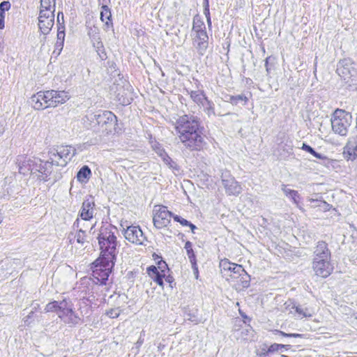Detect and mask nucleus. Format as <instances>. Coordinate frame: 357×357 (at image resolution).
Wrapping results in <instances>:
<instances>
[{"mask_svg":"<svg viewBox=\"0 0 357 357\" xmlns=\"http://www.w3.org/2000/svg\"><path fill=\"white\" fill-rule=\"evenodd\" d=\"M10 8V3L9 1H2L0 3V13L5 15V11L8 10Z\"/></svg>","mask_w":357,"mask_h":357,"instance_id":"42","label":"nucleus"},{"mask_svg":"<svg viewBox=\"0 0 357 357\" xmlns=\"http://www.w3.org/2000/svg\"><path fill=\"white\" fill-rule=\"evenodd\" d=\"M225 98V101L231 103L233 105H237L239 102H243V105H245L248 101V98L244 94L236 96L227 95Z\"/></svg>","mask_w":357,"mask_h":357,"instance_id":"29","label":"nucleus"},{"mask_svg":"<svg viewBox=\"0 0 357 357\" xmlns=\"http://www.w3.org/2000/svg\"><path fill=\"white\" fill-rule=\"evenodd\" d=\"M204 31H206L204 22L199 17L195 16L193 19L192 33Z\"/></svg>","mask_w":357,"mask_h":357,"instance_id":"32","label":"nucleus"},{"mask_svg":"<svg viewBox=\"0 0 357 357\" xmlns=\"http://www.w3.org/2000/svg\"><path fill=\"white\" fill-rule=\"evenodd\" d=\"M173 218L174 220L176 221V222H179L181 225H182L183 226H188L190 225V222L189 221H188L187 220L181 218V216L179 215H174L173 216Z\"/></svg>","mask_w":357,"mask_h":357,"instance_id":"43","label":"nucleus"},{"mask_svg":"<svg viewBox=\"0 0 357 357\" xmlns=\"http://www.w3.org/2000/svg\"><path fill=\"white\" fill-rule=\"evenodd\" d=\"M191 99L197 104H203V102L206 98L204 92L199 91H191L190 92Z\"/></svg>","mask_w":357,"mask_h":357,"instance_id":"33","label":"nucleus"},{"mask_svg":"<svg viewBox=\"0 0 357 357\" xmlns=\"http://www.w3.org/2000/svg\"><path fill=\"white\" fill-rule=\"evenodd\" d=\"M4 18H5V15L0 13V29H2L4 28Z\"/></svg>","mask_w":357,"mask_h":357,"instance_id":"54","label":"nucleus"},{"mask_svg":"<svg viewBox=\"0 0 357 357\" xmlns=\"http://www.w3.org/2000/svg\"><path fill=\"white\" fill-rule=\"evenodd\" d=\"M112 226L102 227L98 236L100 245V258L116 260L118 242Z\"/></svg>","mask_w":357,"mask_h":357,"instance_id":"4","label":"nucleus"},{"mask_svg":"<svg viewBox=\"0 0 357 357\" xmlns=\"http://www.w3.org/2000/svg\"><path fill=\"white\" fill-rule=\"evenodd\" d=\"M275 334H278L282 337H302L303 335L299 333H286L283 331L275 330Z\"/></svg>","mask_w":357,"mask_h":357,"instance_id":"39","label":"nucleus"},{"mask_svg":"<svg viewBox=\"0 0 357 357\" xmlns=\"http://www.w3.org/2000/svg\"><path fill=\"white\" fill-rule=\"evenodd\" d=\"M70 98L68 91L48 90L39 91L31 98V104L35 109H44L48 107H56L64 104Z\"/></svg>","mask_w":357,"mask_h":357,"instance_id":"3","label":"nucleus"},{"mask_svg":"<svg viewBox=\"0 0 357 357\" xmlns=\"http://www.w3.org/2000/svg\"><path fill=\"white\" fill-rule=\"evenodd\" d=\"M32 175L40 181H50L52 183H54L61 178L60 174L54 171L52 162L49 160L43 161L40 158L36 159Z\"/></svg>","mask_w":357,"mask_h":357,"instance_id":"5","label":"nucleus"},{"mask_svg":"<svg viewBox=\"0 0 357 357\" xmlns=\"http://www.w3.org/2000/svg\"><path fill=\"white\" fill-rule=\"evenodd\" d=\"M6 126V120L5 119L0 116V135H1L5 130Z\"/></svg>","mask_w":357,"mask_h":357,"instance_id":"46","label":"nucleus"},{"mask_svg":"<svg viewBox=\"0 0 357 357\" xmlns=\"http://www.w3.org/2000/svg\"><path fill=\"white\" fill-rule=\"evenodd\" d=\"M175 130L183 146L190 150H199L202 146V137L200 122L197 116L183 115L176 121Z\"/></svg>","mask_w":357,"mask_h":357,"instance_id":"1","label":"nucleus"},{"mask_svg":"<svg viewBox=\"0 0 357 357\" xmlns=\"http://www.w3.org/2000/svg\"><path fill=\"white\" fill-rule=\"evenodd\" d=\"M91 176V171L87 165L83 166L77 174V179L82 183H86Z\"/></svg>","mask_w":357,"mask_h":357,"instance_id":"27","label":"nucleus"},{"mask_svg":"<svg viewBox=\"0 0 357 357\" xmlns=\"http://www.w3.org/2000/svg\"><path fill=\"white\" fill-rule=\"evenodd\" d=\"M202 106L204 107V112L206 113L208 116H216L217 114L215 112L214 109V104L211 100H208L206 98L204 101L203 102V104H202ZM218 116H223L224 114H222L220 113L218 114Z\"/></svg>","mask_w":357,"mask_h":357,"instance_id":"31","label":"nucleus"},{"mask_svg":"<svg viewBox=\"0 0 357 357\" xmlns=\"http://www.w3.org/2000/svg\"><path fill=\"white\" fill-rule=\"evenodd\" d=\"M75 149L70 146H59L52 149L48 153L49 161L52 162V166L64 167L75 154Z\"/></svg>","mask_w":357,"mask_h":357,"instance_id":"9","label":"nucleus"},{"mask_svg":"<svg viewBox=\"0 0 357 357\" xmlns=\"http://www.w3.org/2000/svg\"><path fill=\"white\" fill-rule=\"evenodd\" d=\"M301 149L312 155H313L314 157H316L318 159H321L322 160V164H324L326 166H329L330 165H332L333 162V160H331L328 158L326 156L323 155L317 152H316L313 148H312L310 146L303 143Z\"/></svg>","mask_w":357,"mask_h":357,"instance_id":"26","label":"nucleus"},{"mask_svg":"<svg viewBox=\"0 0 357 357\" xmlns=\"http://www.w3.org/2000/svg\"><path fill=\"white\" fill-rule=\"evenodd\" d=\"M271 56H268V57H267V58L266 59V60H265V67H266V72H267L268 73H270V68H269V66H268V64H269V61H270V60H271Z\"/></svg>","mask_w":357,"mask_h":357,"instance_id":"53","label":"nucleus"},{"mask_svg":"<svg viewBox=\"0 0 357 357\" xmlns=\"http://www.w3.org/2000/svg\"><path fill=\"white\" fill-rule=\"evenodd\" d=\"M188 227H190L192 233H195V229H197L196 226L195 225H193L192 223L190 222V225H188Z\"/></svg>","mask_w":357,"mask_h":357,"instance_id":"58","label":"nucleus"},{"mask_svg":"<svg viewBox=\"0 0 357 357\" xmlns=\"http://www.w3.org/2000/svg\"><path fill=\"white\" fill-rule=\"evenodd\" d=\"M36 158H30L24 155H20L16 158L15 163L18 167V172L23 175L31 174L33 169Z\"/></svg>","mask_w":357,"mask_h":357,"instance_id":"18","label":"nucleus"},{"mask_svg":"<svg viewBox=\"0 0 357 357\" xmlns=\"http://www.w3.org/2000/svg\"><path fill=\"white\" fill-rule=\"evenodd\" d=\"M296 312L301 315V317H311L313 315V312L307 307H303L301 305L295 307Z\"/></svg>","mask_w":357,"mask_h":357,"instance_id":"34","label":"nucleus"},{"mask_svg":"<svg viewBox=\"0 0 357 357\" xmlns=\"http://www.w3.org/2000/svg\"><path fill=\"white\" fill-rule=\"evenodd\" d=\"M121 313V310L119 308L111 309L107 312V315L110 318H117Z\"/></svg>","mask_w":357,"mask_h":357,"instance_id":"40","label":"nucleus"},{"mask_svg":"<svg viewBox=\"0 0 357 357\" xmlns=\"http://www.w3.org/2000/svg\"><path fill=\"white\" fill-rule=\"evenodd\" d=\"M268 350V346L264 343L259 346V347L256 349L255 353L257 357H266L267 355L270 353Z\"/></svg>","mask_w":357,"mask_h":357,"instance_id":"35","label":"nucleus"},{"mask_svg":"<svg viewBox=\"0 0 357 357\" xmlns=\"http://www.w3.org/2000/svg\"><path fill=\"white\" fill-rule=\"evenodd\" d=\"M206 21H207V24L209 27L211 26V16H208V17H206Z\"/></svg>","mask_w":357,"mask_h":357,"instance_id":"60","label":"nucleus"},{"mask_svg":"<svg viewBox=\"0 0 357 357\" xmlns=\"http://www.w3.org/2000/svg\"><path fill=\"white\" fill-rule=\"evenodd\" d=\"M165 280L169 282V283H172V281H173V278L170 275L167 276L166 278H165Z\"/></svg>","mask_w":357,"mask_h":357,"instance_id":"59","label":"nucleus"},{"mask_svg":"<svg viewBox=\"0 0 357 357\" xmlns=\"http://www.w3.org/2000/svg\"><path fill=\"white\" fill-rule=\"evenodd\" d=\"M168 166L170 167V168H172L173 169H176L178 170V167H177V165L176 164L175 162H174L172 160V162H171V164H168Z\"/></svg>","mask_w":357,"mask_h":357,"instance_id":"55","label":"nucleus"},{"mask_svg":"<svg viewBox=\"0 0 357 357\" xmlns=\"http://www.w3.org/2000/svg\"><path fill=\"white\" fill-rule=\"evenodd\" d=\"M203 6L204 8H209V0H203Z\"/></svg>","mask_w":357,"mask_h":357,"instance_id":"57","label":"nucleus"},{"mask_svg":"<svg viewBox=\"0 0 357 357\" xmlns=\"http://www.w3.org/2000/svg\"><path fill=\"white\" fill-rule=\"evenodd\" d=\"M144 337H142V335H140L138 340L137 341V342L135 344L136 348L139 349L144 343Z\"/></svg>","mask_w":357,"mask_h":357,"instance_id":"52","label":"nucleus"},{"mask_svg":"<svg viewBox=\"0 0 357 357\" xmlns=\"http://www.w3.org/2000/svg\"><path fill=\"white\" fill-rule=\"evenodd\" d=\"M252 332H253V331H252V328L249 326V327H248V328H246L243 329V330L242 331L241 333H242V335H243V336H245V338L248 339V336L250 335V333H251V334H252Z\"/></svg>","mask_w":357,"mask_h":357,"instance_id":"47","label":"nucleus"},{"mask_svg":"<svg viewBox=\"0 0 357 357\" xmlns=\"http://www.w3.org/2000/svg\"><path fill=\"white\" fill-rule=\"evenodd\" d=\"M162 159L165 162V164L167 165H168V164H171V162H172V158L167 154L164 155V156L162 158Z\"/></svg>","mask_w":357,"mask_h":357,"instance_id":"51","label":"nucleus"},{"mask_svg":"<svg viewBox=\"0 0 357 357\" xmlns=\"http://www.w3.org/2000/svg\"><path fill=\"white\" fill-rule=\"evenodd\" d=\"M101 9L100 20L102 22H105L104 30L107 31L113 26L111 10L107 3L102 5Z\"/></svg>","mask_w":357,"mask_h":357,"instance_id":"23","label":"nucleus"},{"mask_svg":"<svg viewBox=\"0 0 357 357\" xmlns=\"http://www.w3.org/2000/svg\"><path fill=\"white\" fill-rule=\"evenodd\" d=\"M204 14L206 16V17H208V16H211L209 8H204Z\"/></svg>","mask_w":357,"mask_h":357,"instance_id":"56","label":"nucleus"},{"mask_svg":"<svg viewBox=\"0 0 357 357\" xmlns=\"http://www.w3.org/2000/svg\"><path fill=\"white\" fill-rule=\"evenodd\" d=\"M221 179L226 192L229 195H238L242 191L241 185L229 174V172L222 173Z\"/></svg>","mask_w":357,"mask_h":357,"instance_id":"14","label":"nucleus"},{"mask_svg":"<svg viewBox=\"0 0 357 357\" xmlns=\"http://www.w3.org/2000/svg\"><path fill=\"white\" fill-rule=\"evenodd\" d=\"M63 44L64 43H63L56 42L54 45V50L53 52V54H55L57 56L59 55L63 50Z\"/></svg>","mask_w":357,"mask_h":357,"instance_id":"44","label":"nucleus"},{"mask_svg":"<svg viewBox=\"0 0 357 357\" xmlns=\"http://www.w3.org/2000/svg\"><path fill=\"white\" fill-rule=\"evenodd\" d=\"M282 190L284 193V195L287 197H289V195L291 194V192H293L294 190H291L287 188V185H282Z\"/></svg>","mask_w":357,"mask_h":357,"instance_id":"48","label":"nucleus"},{"mask_svg":"<svg viewBox=\"0 0 357 357\" xmlns=\"http://www.w3.org/2000/svg\"><path fill=\"white\" fill-rule=\"evenodd\" d=\"M56 7V0H40V13L52 12L54 13Z\"/></svg>","mask_w":357,"mask_h":357,"instance_id":"28","label":"nucleus"},{"mask_svg":"<svg viewBox=\"0 0 357 357\" xmlns=\"http://www.w3.org/2000/svg\"><path fill=\"white\" fill-rule=\"evenodd\" d=\"M99 34V29L97 26H92L88 27V36H89L90 39L100 36Z\"/></svg>","mask_w":357,"mask_h":357,"instance_id":"36","label":"nucleus"},{"mask_svg":"<svg viewBox=\"0 0 357 357\" xmlns=\"http://www.w3.org/2000/svg\"><path fill=\"white\" fill-rule=\"evenodd\" d=\"M90 120L98 126V131L103 134L108 135L116 129L117 119L110 111L92 114L90 116Z\"/></svg>","mask_w":357,"mask_h":357,"instance_id":"6","label":"nucleus"},{"mask_svg":"<svg viewBox=\"0 0 357 357\" xmlns=\"http://www.w3.org/2000/svg\"><path fill=\"white\" fill-rule=\"evenodd\" d=\"M147 273L160 286H163V278L165 273H162L155 266H151L147 268Z\"/></svg>","mask_w":357,"mask_h":357,"instance_id":"24","label":"nucleus"},{"mask_svg":"<svg viewBox=\"0 0 357 357\" xmlns=\"http://www.w3.org/2000/svg\"><path fill=\"white\" fill-rule=\"evenodd\" d=\"M54 24V13H40L38 16V28L43 35H47Z\"/></svg>","mask_w":357,"mask_h":357,"instance_id":"17","label":"nucleus"},{"mask_svg":"<svg viewBox=\"0 0 357 357\" xmlns=\"http://www.w3.org/2000/svg\"><path fill=\"white\" fill-rule=\"evenodd\" d=\"M185 249L186 250V252L189 260L192 264V267L195 268L197 271V266L196 264V257L192 250V244L190 241H187L185 244Z\"/></svg>","mask_w":357,"mask_h":357,"instance_id":"30","label":"nucleus"},{"mask_svg":"<svg viewBox=\"0 0 357 357\" xmlns=\"http://www.w3.org/2000/svg\"><path fill=\"white\" fill-rule=\"evenodd\" d=\"M243 287H248V285H249V282L248 280L243 281Z\"/></svg>","mask_w":357,"mask_h":357,"instance_id":"64","label":"nucleus"},{"mask_svg":"<svg viewBox=\"0 0 357 357\" xmlns=\"http://www.w3.org/2000/svg\"><path fill=\"white\" fill-rule=\"evenodd\" d=\"M289 197L291 199V200L294 202L295 204H296L297 206L298 205L301 197L298 192L296 190H293V192H291V194L289 195Z\"/></svg>","mask_w":357,"mask_h":357,"instance_id":"41","label":"nucleus"},{"mask_svg":"<svg viewBox=\"0 0 357 357\" xmlns=\"http://www.w3.org/2000/svg\"><path fill=\"white\" fill-rule=\"evenodd\" d=\"M352 120L351 114L344 109H336L331 116L332 130L340 136H346Z\"/></svg>","mask_w":357,"mask_h":357,"instance_id":"7","label":"nucleus"},{"mask_svg":"<svg viewBox=\"0 0 357 357\" xmlns=\"http://www.w3.org/2000/svg\"><path fill=\"white\" fill-rule=\"evenodd\" d=\"M164 348H165V345L161 343H160L159 345L158 346V349L159 351L162 350Z\"/></svg>","mask_w":357,"mask_h":357,"instance_id":"62","label":"nucleus"},{"mask_svg":"<svg viewBox=\"0 0 357 357\" xmlns=\"http://www.w3.org/2000/svg\"><path fill=\"white\" fill-rule=\"evenodd\" d=\"M33 313H34L33 311H31L30 313L26 317H25L24 318V321L26 325L30 324L29 319L32 317Z\"/></svg>","mask_w":357,"mask_h":357,"instance_id":"50","label":"nucleus"},{"mask_svg":"<svg viewBox=\"0 0 357 357\" xmlns=\"http://www.w3.org/2000/svg\"><path fill=\"white\" fill-rule=\"evenodd\" d=\"M220 268L221 273L227 280L230 279H237L240 277L242 278L248 277L246 271L240 264L230 262L228 259H225L220 261Z\"/></svg>","mask_w":357,"mask_h":357,"instance_id":"10","label":"nucleus"},{"mask_svg":"<svg viewBox=\"0 0 357 357\" xmlns=\"http://www.w3.org/2000/svg\"><path fill=\"white\" fill-rule=\"evenodd\" d=\"M115 260L111 259L107 261V259L99 257L94 263L93 270V282L101 284L106 283L108 280L109 275L111 273L112 269L114 265Z\"/></svg>","mask_w":357,"mask_h":357,"instance_id":"8","label":"nucleus"},{"mask_svg":"<svg viewBox=\"0 0 357 357\" xmlns=\"http://www.w3.org/2000/svg\"><path fill=\"white\" fill-rule=\"evenodd\" d=\"M153 222L157 229H162L168 226L171 222L172 214L166 206L157 205L153 211Z\"/></svg>","mask_w":357,"mask_h":357,"instance_id":"11","label":"nucleus"},{"mask_svg":"<svg viewBox=\"0 0 357 357\" xmlns=\"http://www.w3.org/2000/svg\"><path fill=\"white\" fill-rule=\"evenodd\" d=\"M100 4L104 5L105 3H107L109 2V0H98Z\"/></svg>","mask_w":357,"mask_h":357,"instance_id":"61","label":"nucleus"},{"mask_svg":"<svg viewBox=\"0 0 357 357\" xmlns=\"http://www.w3.org/2000/svg\"><path fill=\"white\" fill-rule=\"evenodd\" d=\"M114 93L116 100L122 105H128L133 100V89L127 81H123L122 84H117Z\"/></svg>","mask_w":357,"mask_h":357,"instance_id":"12","label":"nucleus"},{"mask_svg":"<svg viewBox=\"0 0 357 357\" xmlns=\"http://www.w3.org/2000/svg\"><path fill=\"white\" fill-rule=\"evenodd\" d=\"M74 226L77 228L80 227L75 234H70L68 236L69 241L70 243H73L75 241L81 245H84L85 243H89V237L86 234L85 230L83 227L80 226V220L77 219L74 223Z\"/></svg>","mask_w":357,"mask_h":357,"instance_id":"22","label":"nucleus"},{"mask_svg":"<svg viewBox=\"0 0 357 357\" xmlns=\"http://www.w3.org/2000/svg\"><path fill=\"white\" fill-rule=\"evenodd\" d=\"M155 152L161 158H162L164 156V155L167 154V153L164 151V149H162V148H160V147H158L155 149Z\"/></svg>","mask_w":357,"mask_h":357,"instance_id":"49","label":"nucleus"},{"mask_svg":"<svg viewBox=\"0 0 357 357\" xmlns=\"http://www.w3.org/2000/svg\"><path fill=\"white\" fill-rule=\"evenodd\" d=\"M337 73L347 82L356 76V70L351 59L346 58L340 60L337 64Z\"/></svg>","mask_w":357,"mask_h":357,"instance_id":"13","label":"nucleus"},{"mask_svg":"<svg viewBox=\"0 0 357 357\" xmlns=\"http://www.w3.org/2000/svg\"><path fill=\"white\" fill-rule=\"evenodd\" d=\"M331 252L328 244L323 241H318L314 248L313 259H331Z\"/></svg>","mask_w":357,"mask_h":357,"instance_id":"21","label":"nucleus"},{"mask_svg":"<svg viewBox=\"0 0 357 357\" xmlns=\"http://www.w3.org/2000/svg\"><path fill=\"white\" fill-rule=\"evenodd\" d=\"M61 17H62V19L63 18V13H58V22H59V19L61 18Z\"/></svg>","mask_w":357,"mask_h":357,"instance_id":"63","label":"nucleus"},{"mask_svg":"<svg viewBox=\"0 0 357 357\" xmlns=\"http://www.w3.org/2000/svg\"><path fill=\"white\" fill-rule=\"evenodd\" d=\"M93 47L96 49L97 54L99 55L101 60L107 59V54L105 50L103 43L101 40L100 36H98L91 39Z\"/></svg>","mask_w":357,"mask_h":357,"instance_id":"25","label":"nucleus"},{"mask_svg":"<svg viewBox=\"0 0 357 357\" xmlns=\"http://www.w3.org/2000/svg\"><path fill=\"white\" fill-rule=\"evenodd\" d=\"M312 268L315 274L322 278H327L333 271L331 259H312Z\"/></svg>","mask_w":357,"mask_h":357,"instance_id":"16","label":"nucleus"},{"mask_svg":"<svg viewBox=\"0 0 357 357\" xmlns=\"http://www.w3.org/2000/svg\"><path fill=\"white\" fill-rule=\"evenodd\" d=\"M289 344H280L274 343L268 347V351H270V353H273L275 351H278L279 349L282 348H289Z\"/></svg>","mask_w":357,"mask_h":357,"instance_id":"38","label":"nucleus"},{"mask_svg":"<svg viewBox=\"0 0 357 357\" xmlns=\"http://www.w3.org/2000/svg\"><path fill=\"white\" fill-rule=\"evenodd\" d=\"M95 213V202L92 197L86 199L83 203L80 211V217L82 220H91Z\"/></svg>","mask_w":357,"mask_h":357,"instance_id":"20","label":"nucleus"},{"mask_svg":"<svg viewBox=\"0 0 357 357\" xmlns=\"http://www.w3.org/2000/svg\"><path fill=\"white\" fill-rule=\"evenodd\" d=\"M44 310L45 312H55L61 321L70 327L81 322V317L75 310L74 304L70 299L50 302Z\"/></svg>","mask_w":357,"mask_h":357,"instance_id":"2","label":"nucleus"},{"mask_svg":"<svg viewBox=\"0 0 357 357\" xmlns=\"http://www.w3.org/2000/svg\"><path fill=\"white\" fill-rule=\"evenodd\" d=\"M123 235L127 241L137 245H142L146 240L139 226L130 225L123 229Z\"/></svg>","mask_w":357,"mask_h":357,"instance_id":"15","label":"nucleus"},{"mask_svg":"<svg viewBox=\"0 0 357 357\" xmlns=\"http://www.w3.org/2000/svg\"><path fill=\"white\" fill-rule=\"evenodd\" d=\"M157 268L158 270H160V273H164L165 270L167 269V265L165 263V261L161 260L160 261L158 262V266Z\"/></svg>","mask_w":357,"mask_h":357,"instance_id":"45","label":"nucleus"},{"mask_svg":"<svg viewBox=\"0 0 357 357\" xmlns=\"http://www.w3.org/2000/svg\"><path fill=\"white\" fill-rule=\"evenodd\" d=\"M193 45L203 54L208 45V36L206 31L192 33Z\"/></svg>","mask_w":357,"mask_h":357,"instance_id":"19","label":"nucleus"},{"mask_svg":"<svg viewBox=\"0 0 357 357\" xmlns=\"http://www.w3.org/2000/svg\"><path fill=\"white\" fill-rule=\"evenodd\" d=\"M65 28L63 26H59L57 31V37L56 42H60L64 43L65 40Z\"/></svg>","mask_w":357,"mask_h":357,"instance_id":"37","label":"nucleus"}]
</instances>
